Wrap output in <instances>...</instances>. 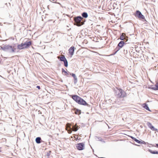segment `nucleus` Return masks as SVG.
I'll use <instances>...</instances> for the list:
<instances>
[{"instance_id":"obj_15","label":"nucleus","mask_w":158,"mask_h":158,"mask_svg":"<svg viewBox=\"0 0 158 158\" xmlns=\"http://www.w3.org/2000/svg\"><path fill=\"white\" fill-rule=\"evenodd\" d=\"M142 106L145 109L147 110H148L150 111H151V110H150L148 105L146 103H144L143 104Z\"/></svg>"},{"instance_id":"obj_29","label":"nucleus","mask_w":158,"mask_h":158,"mask_svg":"<svg viewBox=\"0 0 158 158\" xmlns=\"http://www.w3.org/2000/svg\"><path fill=\"white\" fill-rule=\"evenodd\" d=\"M151 145H152V146L156 147L158 148V144L156 143V146L155 145H152L151 144Z\"/></svg>"},{"instance_id":"obj_20","label":"nucleus","mask_w":158,"mask_h":158,"mask_svg":"<svg viewBox=\"0 0 158 158\" xmlns=\"http://www.w3.org/2000/svg\"><path fill=\"white\" fill-rule=\"evenodd\" d=\"M17 47L19 49H22L24 48L23 44V43L18 45Z\"/></svg>"},{"instance_id":"obj_24","label":"nucleus","mask_w":158,"mask_h":158,"mask_svg":"<svg viewBox=\"0 0 158 158\" xmlns=\"http://www.w3.org/2000/svg\"><path fill=\"white\" fill-rule=\"evenodd\" d=\"M66 130L68 131V132L69 133V124L68 123L67 124Z\"/></svg>"},{"instance_id":"obj_26","label":"nucleus","mask_w":158,"mask_h":158,"mask_svg":"<svg viewBox=\"0 0 158 158\" xmlns=\"http://www.w3.org/2000/svg\"><path fill=\"white\" fill-rule=\"evenodd\" d=\"M149 88L150 89H153V90H157V88L156 87H150Z\"/></svg>"},{"instance_id":"obj_19","label":"nucleus","mask_w":158,"mask_h":158,"mask_svg":"<svg viewBox=\"0 0 158 158\" xmlns=\"http://www.w3.org/2000/svg\"><path fill=\"white\" fill-rule=\"evenodd\" d=\"M149 152L152 154H158V151H152L151 149L148 150Z\"/></svg>"},{"instance_id":"obj_3","label":"nucleus","mask_w":158,"mask_h":158,"mask_svg":"<svg viewBox=\"0 0 158 158\" xmlns=\"http://www.w3.org/2000/svg\"><path fill=\"white\" fill-rule=\"evenodd\" d=\"M125 92L121 89H118L115 93V95L117 98H123L126 96Z\"/></svg>"},{"instance_id":"obj_25","label":"nucleus","mask_w":158,"mask_h":158,"mask_svg":"<svg viewBox=\"0 0 158 158\" xmlns=\"http://www.w3.org/2000/svg\"><path fill=\"white\" fill-rule=\"evenodd\" d=\"M139 143V144H148V143H146L145 142L143 141H140V143Z\"/></svg>"},{"instance_id":"obj_21","label":"nucleus","mask_w":158,"mask_h":158,"mask_svg":"<svg viewBox=\"0 0 158 158\" xmlns=\"http://www.w3.org/2000/svg\"><path fill=\"white\" fill-rule=\"evenodd\" d=\"M41 139L40 137H38L36 138L35 141L37 143H41Z\"/></svg>"},{"instance_id":"obj_16","label":"nucleus","mask_w":158,"mask_h":158,"mask_svg":"<svg viewBox=\"0 0 158 158\" xmlns=\"http://www.w3.org/2000/svg\"><path fill=\"white\" fill-rule=\"evenodd\" d=\"M82 17L83 18H86L88 17V14L86 12H83L81 14Z\"/></svg>"},{"instance_id":"obj_14","label":"nucleus","mask_w":158,"mask_h":158,"mask_svg":"<svg viewBox=\"0 0 158 158\" xmlns=\"http://www.w3.org/2000/svg\"><path fill=\"white\" fill-rule=\"evenodd\" d=\"M73 112L76 114L79 115L81 114V110L78 109H75V110L72 111Z\"/></svg>"},{"instance_id":"obj_2","label":"nucleus","mask_w":158,"mask_h":158,"mask_svg":"<svg viewBox=\"0 0 158 158\" xmlns=\"http://www.w3.org/2000/svg\"><path fill=\"white\" fill-rule=\"evenodd\" d=\"M74 22V25L78 27H80L84 24L85 20L81 16L74 17L73 18Z\"/></svg>"},{"instance_id":"obj_11","label":"nucleus","mask_w":158,"mask_h":158,"mask_svg":"<svg viewBox=\"0 0 158 158\" xmlns=\"http://www.w3.org/2000/svg\"><path fill=\"white\" fill-rule=\"evenodd\" d=\"M32 42L31 41L29 42H26L24 43H23V44L24 47L25 48H26L29 47L30 45H31Z\"/></svg>"},{"instance_id":"obj_27","label":"nucleus","mask_w":158,"mask_h":158,"mask_svg":"<svg viewBox=\"0 0 158 158\" xmlns=\"http://www.w3.org/2000/svg\"><path fill=\"white\" fill-rule=\"evenodd\" d=\"M62 73H64V74L65 75L68 74V73H67V72L65 70H64V69L63 70Z\"/></svg>"},{"instance_id":"obj_6","label":"nucleus","mask_w":158,"mask_h":158,"mask_svg":"<svg viewBox=\"0 0 158 158\" xmlns=\"http://www.w3.org/2000/svg\"><path fill=\"white\" fill-rule=\"evenodd\" d=\"M126 42L125 41H121L118 44V46L121 48H122L123 47H125L128 46V44L127 43H126Z\"/></svg>"},{"instance_id":"obj_18","label":"nucleus","mask_w":158,"mask_h":158,"mask_svg":"<svg viewBox=\"0 0 158 158\" xmlns=\"http://www.w3.org/2000/svg\"><path fill=\"white\" fill-rule=\"evenodd\" d=\"M73 130L74 131H77L78 129V126L76 124L75 125L72 126Z\"/></svg>"},{"instance_id":"obj_5","label":"nucleus","mask_w":158,"mask_h":158,"mask_svg":"<svg viewBox=\"0 0 158 158\" xmlns=\"http://www.w3.org/2000/svg\"><path fill=\"white\" fill-rule=\"evenodd\" d=\"M1 49L6 51L7 50H10V52H15V49H14L12 47L8 45H5L2 47H1Z\"/></svg>"},{"instance_id":"obj_9","label":"nucleus","mask_w":158,"mask_h":158,"mask_svg":"<svg viewBox=\"0 0 158 158\" xmlns=\"http://www.w3.org/2000/svg\"><path fill=\"white\" fill-rule=\"evenodd\" d=\"M119 39L122 41H125L127 42L128 40V37L126 36L125 33H123L120 35Z\"/></svg>"},{"instance_id":"obj_30","label":"nucleus","mask_w":158,"mask_h":158,"mask_svg":"<svg viewBox=\"0 0 158 158\" xmlns=\"http://www.w3.org/2000/svg\"><path fill=\"white\" fill-rule=\"evenodd\" d=\"M72 125V124L71 123H70V134L71 133V126Z\"/></svg>"},{"instance_id":"obj_33","label":"nucleus","mask_w":158,"mask_h":158,"mask_svg":"<svg viewBox=\"0 0 158 158\" xmlns=\"http://www.w3.org/2000/svg\"><path fill=\"white\" fill-rule=\"evenodd\" d=\"M1 151L0 150V152H1Z\"/></svg>"},{"instance_id":"obj_7","label":"nucleus","mask_w":158,"mask_h":158,"mask_svg":"<svg viewBox=\"0 0 158 158\" xmlns=\"http://www.w3.org/2000/svg\"><path fill=\"white\" fill-rule=\"evenodd\" d=\"M84 144L83 143H77L76 145V147L79 150H82L84 148Z\"/></svg>"},{"instance_id":"obj_23","label":"nucleus","mask_w":158,"mask_h":158,"mask_svg":"<svg viewBox=\"0 0 158 158\" xmlns=\"http://www.w3.org/2000/svg\"><path fill=\"white\" fill-rule=\"evenodd\" d=\"M127 47H125L124 49L123 50V52L125 54H127L128 53L127 52Z\"/></svg>"},{"instance_id":"obj_10","label":"nucleus","mask_w":158,"mask_h":158,"mask_svg":"<svg viewBox=\"0 0 158 158\" xmlns=\"http://www.w3.org/2000/svg\"><path fill=\"white\" fill-rule=\"evenodd\" d=\"M147 125L148 126V127L150 128L151 130L153 131H155L157 132H158V130L155 128L153 126L152 124V123L149 122H148L147 123Z\"/></svg>"},{"instance_id":"obj_12","label":"nucleus","mask_w":158,"mask_h":158,"mask_svg":"<svg viewBox=\"0 0 158 158\" xmlns=\"http://www.w3.org/2000/svg\"><path fill=\"white\" fill-rule=\"evenodd\" d=\"M76 49V48L73 46L70 48V55H71V57L74 54V50Z\"/></svg>"},{"instance_id":"obj_28","label":"nucleus","mask_w":158,"mask_h":158,"mask_svg":"<svg viewBox=\"0 0 158 158\" xmlns=\"http://www.w3.org/2000/svg\"><path fill=\"white\" fill-rule=\"evenodd\" d=\"M156 87L157 88V90H158V82L156 83L155 85Z\"/></svg>"},{"instance_id":"obj_17","label":"nucleus","mask_w":158,"mask_h":158,"mask_svg":"<svg viewBox=\"0 0 158 158\" xmlns=\"http://www.w3.org/2000/svg\"><path fill=\"white\" fill-rule=\"evenodd\" d=\"M121 49V48H119V47L117 45V47L114 50V53L113 55L115 54L117 52H118L119 50Z\"/></svg>"},{"instance_id":"obj_1","label":"nucleus","mask_w":158,"mask_h":158,"mask_svg":"<svg viewBox=\"0 0 158 158\" xmlns=\"http://www.w3.org/2000/svg\"><path fill=\"white\" fill-rule=\"evenodd\" d=\"M70 96L79 104L84 106H90L85 100L76 95H70Z\"/></svg>"},{"instance_id":"obj_13","label":"nucleus","mask_w":158,"mask_h":158,"mask_svg":"<svg viewBox=\"0 0 158 158\" xmlns=\"http://www.w3.org/2000/svg\"><path fill=\"white\" fill-rule=\"evenodd\" d=\"M70 75H71L74 78V83L76 84L77 82V78L76 75L72 73H70Z\"/></svg>"},{"instance_id":"obj_8","label":"nucleus","mask_w":158,"mask_h":158,"mask_svg":"<svg viewBox=\"0 0 158 158\" xmlns=\"http://www.w3.org/2000/svg\"><path fill=\"white\" fill-rule=\"evenodd\" d=\"M58 58L60 59V60L61 61H63L64 62V65L66 67L68 66V63L66 60L64 56L63 55H61L60 56H58Z\"/></svg>"},{"instance_id":"obj_31","label":"nucleus","mask_w":158,"mask_h":158,"mask_svg":"<svg viewBox=\"0 0 158 158\" xmlns=\"http://www.w3.org/2000/svg\"><path fill=\"white\" fill-rule=\"evenodd\" d=\"M36 88H37L39 89H40V87L39 86H36Z\"/></svg>"},{"instance_id":"obj_4","label":"nucleus","mask_w":158,"mask_h":158,"mask_svg":"<svg viewBox=\"0 0 158 158\" xmlns=\"http://www.w3.org/2000/svg\"><path fill=\"white\" fill-rule=\"evenodd\" d=\"M135 15L136 17H137L140 20H142L143 21L147 22L145 17L143 15L141 12L139 10H137L136 11Z\"/></svg>"},{"instance_id":"obj_32","label":"nucleus","mask_w":158,"mask_h":158,"mask_svg":"<svg viewBox=\"0 0 158 158\" xmlns=\"http://www.w3.org/2000/svg\"><path fill=\"white\" fill-rule=\"evenodd\" d=\"M129 52L130 53V51H129Z\"/></svg>"},{"instance_id":"obj_22","label":"nucleus","mask_w":158,"mask_h":158,"mask_svg":"<svg viewBox=\"0 0 158 158\" xmlns=\"http://www.w3.org/2000/svg\"><path fill=\"white\" fill-rule=\"evenodd\" d=\"M130 137L135 141L137 143H140V141L136 139V138L132 136H130Z\"/></svg>"}]
</instances>
